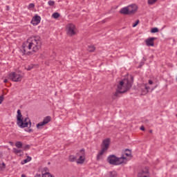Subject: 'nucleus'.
Segmentation results:
<instances>
[{"instance_id":"nucleus-1","label":"nucleus","mask_w":177,"mask_h":177,"mask_svg":"<svg viewBox=\"0 0 177 177\" xmlns=\"http://www.w3.org/2000/svg\"><path fill=\"white\" fill-rule=\"evenodd\" d=\"M42 46V41L39 36H32L27 39L26 41L24 42L23 47V53L24 55H28L30 51L32 52H38Z\"/></svg>"},{"instance_id":"nucleus-2","label":"nucleus","mask_w":177,"mask_h":177,"mask_svg":"<svg viewBox=\"0 0 177 177\" xmlns=\"http://www.w3.org/2000/svg\"><path fill=\"white\" fill-rule=\"evenodd\" d=\"M17 113V124L19 128H28V125L29 127H31V121L28 118H23L20 109H18Z\"/></svg>"},{"instance_id":"nucleus-3","label":"nucleus","mask_w":177,"mask_h":177,"mask_svg":"<svg viewBox=\"0 0 177 177\" xmlns=\"http://www.w3.org/2000/svg\"><path fill=\"white\" fill-rule=\"evenodd\" d=\"M125 160H127V158H125L124 155L120 158H118L115 155H110L107 158V162H109L111 165H121Z\"/></svg>"},{"instance_id":"nucleus-4","label":"nucleus","mask_w":177,"mask_h":177,"mask_svg":"<svg viewBox=\"0 0 177 177\" xmlns=\"http://www.w3.org/2000/svg\"><path fill=\"white\" fill-rule=\"evenodd\" d=\"M110 138H106L102 141L101 145V150L98 152L97 155V160H100L102 158V156L104 154L109 150V147H110Z\"/></svg>"},{"instance_id":"nucleus-5","label":"nucleus","mask_w":177,"mask_h":177,"mask_svg":"<svg viewBox=\"0 0 177 177\" xmlns=\"http://www.w3.org/2000/svg\"><path fill=\"white\" fill-rule=\"evenodd\" d=\"M8 77L10 80H11V81H13L14 82H20V81L23 80V75L16 72H12L9 74Z\"/></svg>"},{"instance_id":"nucleus-6","label":"nucleus","mask_w":177,"mask_h":177,"mask_svg":"<svg viewBox=\"0 0 177 177\" xmlns=\"http://www.w3.org/2000/svg\"><path fill=\"white\" fill-rule=\"evenodd\" d=\"M75 32H77V28H75V25L68 24L66 26V34L69 35V37H73V35H75Z\"/></svg>"},{"instance_id":"nucleus-7","label":"nucleus","mask_w":177,"mask_h":177,"mask_svg":"<svg viewBox=\"0 0 177 177\" xmlns=\"http://www.w3.org/2000/svg\"><path fill=\"white\" fill-rule=\"evenodd\" d=\"M123 84H124V81L122 80L120 82V84H118V88L116 90V92L114 93L112 96L113 99H115V97H118L120 93H125V91L120 90L121 89V86H122Z\"/></svg>"},{"instance_id":"nucleus-8","label":"nucleus","mask_w":177,"mask_h":177,"mask_svg":"<svg viewBox=\"0 0 177 177\" xmlns=\"http://www.w3.org/2000/svg\"><path fill=\"white\" fill-rule=\"evenodd\" d=\"M79 158L76 159L77 164H84L85 162V153L84 149H81L79 152L78 156Z\"/></svg>"},{"instance_id":"nucleus-9","label":"nucleus","mask_w":177,"mask_h":177,"mask_svg":"<svg viewBox=\"0 0 177 177\" xmlns=\"http://www.w3.org/2000/svg\"><path fill=\"white\" fill-rule=\"evenodd\" d=\"M129 15H135L138 12V6L136 4H131L127 6Z\"/></svg>"},{"instance_id":"nucleus-10","label":"nucleus","mask_w":177,"mask_h":177,"mask_svg":"<svg viewBox=\"0 0 177 177\" xmlns=\"http://www.w3.org/2000/svg\"><path fill=\"white\" fill-rule=\"evenodd\" d=\"M157 39V37H149L145 40L147 46H154V41Z\"/></svg>"},{"instance_id":"nucleus-11","label":"nucleus","mask_w":177,"mask_h":177,"mask_svg":"<svg viewBox=\"0 0 177 177\" xmlns=\"http://www.w3.org/2000/svg\"><path fill=\"white\" fill-rule=\"evenodd\" d=\"M41 23V17L39 15H35L32 21H31V24H32V26H38V24Z\"/></svg>"},{"instance_id":"nucleus-12","label":"nucleus","mask_w":177,"mask_h":177,"mask_svg":"<svg viewBox=\"0 0 177 177\" xmlns=\"http://www.w3.org/2000/svg\"><path fill=\"white\" fill-rule=\"evenodd\" d=\"M149 176H150V173H149V169H147V168L141 171L138 174V177H149Z\"/></svg>"},{"instance_id":"nucleus-13","label":"nucleus","mask_w":177,"mask_h":177,"mask_svg":"<svg viewBox=\"0 0 177 177\" xmlns=\"http://www.w3.org/2000/svg\"><path fill=\"white\" fill-rule=\"evenodd\" d=\"M124 86L125 88H124V93L127 92V91H129V89H131V88H132V82L129 81L128 80H124Z\"/></svg>"},{"instance_id":"nucleus-14","label":"nucleus","mask_w":177,"mask_h":177,"mask_svg":"<svg viewBox=\"0 0 177 177\" xmlns=\"http://www.w3.org/2000/svg\"><path fill=\"white\" fill-rule=\"evenodd\" d=\"M78 156H80V153H77L76 156L71 155L68 157V160L71 162H75L77 161V158H78Z\"/></svg>"},{"instance_id":"nucleus-15","label":"nucleus","mask_w":177,"mask_h":177,"mask_svg":"<svg viewBox=\"0 0 177 177\" xmlns=\"http://www.w3.org/2000/svg\"><path fill=\"white\" fill-rule=\"evenodd\" d=\"M120 13H121V15H129L128 6L121 8Z\"/></svg>"},{"instance_id":"nucleus-16","label":"nucleus","mask_w":177,"mask_h":177,"mask_svg":"<svg viewBox=\"0 0 177 177\" xmlns=\"http://www.w3.org/2000/svg\"><path fill=\"white\" fill-rule=\"evenodd\" d=\"M52 120V118L50 116H47L44 118L43 122L44 123V125H46V124H48V122H50V120Z\"/></svg>"},{"instance_id":"nucleus-17","label":"nucleus","mask_w":177,"mask_h":177,"mask_svg":"<svg viewBox=\"0 0 177 177\" xmlns=\"http://www.w3.org/2000/svg\"><path fill=\"white\" fill-rule=\"evenodd\" d=\"M30 161H31V157L28 156L27 158L21 161V164L22 165H24V164H27V162H30Z\"/></svg>"},{"instance_id":"nucleus-18","label":"nucleus","mask_w":177,"mask_h":177,"mask_svg":"<svg viewBox=\"0 0 177 177\" xmlns=\"http://www.w3.org/2000/svg\"><path fill=\"white\" fill-rule=\"evenodd\" d=\"M88 52H95V50H96V47L93 45L88 46Z\"/></svg>"},{"instance_id":"nucleus-19","label":"nucleus","mask_w":177,"mask_h":177,"mask_svg":"<svg viewBox=\"0 0 177 177\" xmlns=\"http://www.w3.org/2000/svg\"><path fill=\"white\" fill-rule=\"evenodd\" d=\"M15 146L17 147V149H23V142L21 141H17L15 142Z\"/></svg>"},{"instance_id":"nucleus-20","label":"nucleus","mask_w":177,"mask_h":177,"mask_svg":"<svg viewBox=\"0 0 177 177\" xmlns=\"http://www.w3.org/2000/svg\"><path fill=\"white\" fill-rule=\"evenodd\" d=\"M142 89V93L141 95H146V93H147L149 92V87L145 86H144V90L143 88H141Z\"/></svg>"},{"instance_id":"nucleus-21","label":"nucleus","mask_w":177,"mask_h":177,"mask_svg":"<svg viewBox=\"0 0 177 177\" xmlns=\"http://www.w3.org/2000/svg\"><path fill=\"white\" fill-rule=\"evenodd\" d=\"M108 177H117V173L115 171H111L108 173Z\"/></svg>"},{"instance_id":"nucleus-22","label":"nucleus","mask_w":177,"mask_h":177,"mask_svg":"<svg viewBox=\"0 0 177 177\" xmlns=\"http://www.w3.org/2000/svg\"><path fill=\"white\" fill-rule=\"evenodd\" d=\"M44 125H45L44 123L43 122H40L37 124V129H42V127H44Z\"/></svg>"},{"instance_id":"nucleus-23","label":"nucleus","mask_w":177,"mask_h":177,"mask_svg":"<svg viewBox=\"0 0 177 177\" xmlns=\"http://www.w3.org/2000/svg\"><path fill=\"white\" fill-rule=\"evenodd\" d=\"M12 151L13 153H15V154H19V153H21V149H19L17 148H13Z\"/></svg>"},{"instance_id":"nucleus-24","label":"nucleus","mask_w":177,"mask_h":177,"mask_svg":"<svg viewBox=\"0 0 177 177\" xmlns=\"http://www.w3.org/2000/svg\"><path fill=\"white\" fill-rule=\"evenodd\" d=\"M42 177H55V176H53L49 172H46L44 174H42Z\"/></svg>"},{"instance_id":"nucleus-25","label":"nucleus","mask_w":177,"mask_h":177,"mask_svg":"<svg viewBox=\"0 0 177 177\" xmlns=\"http://www.w3.org/2000/svg\"><path fill=\"white\" fill-rule=\"evenodd\" d=\"M52 17H53V19H59V17H60V14H59V12H54Z\"/></svg>"},{"instance_id":"nucleus-26","label":"nucleus","mask_w":177,"mask_h":177,"mask_svg":"<svg viewBox=\"0 0 177 177\" xmlns=\"http://www.w3.org/2000/svg\"><path fill=\"white\" fill-rule=\"evenodd\" d=\"M125 153L124 154V156H126L127 157H129L131 156V150L127 149H125Z\"/></svg>"},{"instance_id":"nucleus-27","label":"nucleus","mask_w":177,"mask_h":177,"mask_svg":"<svg viewBox=\"0 0 177 177\" xmlns=\"http://www.w3.org/2000/svg\"><path fill=\"white\" fill-rule=\"evenodd\" d=\"M31 147V146L30 145H26L25 146L22 147L23 150L26 151V150H30V148Z\"/></svg>"},{"instance_id":"nucleus-28","label":"nucleus","mask_w":177,"mask_h":177,"mask_svg":"<svg viewBox=\"0 0 177 177\" xmlns=\"http://www.w3.org/2000/svg\"><path fill=\"white\" fill-rule=\"evenodd\" d=\"M151 32L152 34H155V32H158V28H152L151 30Z\"/></svg>"},{"instance_id":"nucleus-29","label":"nucleus","mask_w":177,"mask_h":177,"mask_svg":"<svg viewBox=\"0 0 177 177\" xmlns=\"http://www.w3.org/2000/svg\"><path fill=\"white\" fill-rule=\"evenodd\" d=\"M157 0H148V5H154Z\"/></svg>"},{"instance_id":"nucleus-30","label":"nucleus","mask_w":177,"mask_h":177,"mask_svg":"<svg viewBox=\"0 0 177 177\" xmlns=\"http://www.w3.org/2000/svg\"><path fill=\"white\" fill-rule=\"evenodd\" d=\"M5 168H6V165H5V162L0 164V169H1V171H3Z\"/></svg>"},{"instance_id":"nucleus-31","label":"nucleus","mask_w":177,"mask_h":177,"mask_svg":"<svg viewBox=\"0 0 177 177\" xmlns=\"http://www.w3.org/2000/svg\"><path fill=\"white\" fill-rule=\"evenodd\" d=\"M34 8H35V4L31 3L28 5V9H34Z\"/></svg>"},{"instance_id":"nucleus-32","label":"nucleus","mask_w":177,"mask_h":177,"mask_svg":"<svg viewBox=\"0 0 177 177\" xmlns=\"http://www.w3.org/2000/svg\"><path fill=\"white\" fill-rule=\"evenodd\" d=\"M48 3L49 6H53V5H55V1L50 0V1H48Z\"/></svg>"},{"instance_id":"nucleus-33","label":"nucleus","mask_w":177,"mask_h":177,"mask_svg":"<svg viewBox=\"0 0 177 177\" xmlns=\"http://www.w3.org/2000/svg\"><path fill=\"white\" fill-rule=\"evenodd\" d=\"M139 24V20L136 21L134 24H133L132 27H136Z\"/></svg>"},{"instance_id":"nucleus-34","label":"nucleus","mask_w":177,"mask_h":177,"mask_svg":"<svg viewBox=\"0 0 177 177\" xmlns=\"http://www.w3.org/2000/svg\"><path fill=\"white\" fill-rule=\"evenodd\" d=\"M32 65H30V66H28L27 68H26V70L28 71H30V70H32Z\"/></svg>"},{"instance_id":"nucleus-35","label":"nucleus","mask_w":177,"mask_h":177,"mask_svg":"<svg viewBox=\"0 0 177 177\" xmlns=\"http://www.w3.org/2000/svg\"><path fill=\"white\" fill-rule=\"evenodd\" d=\"M2 102H3V95L0 96V104H2Z\"/></svg>"},{"instance_id":"nucleus-36","label":"nucleus","mask_w":177,"mask_h":177,"mask_svg":"<svg viewBox=\"0 0 177 177\" xmlns=\"http://www.w3.org/2000/svg\"><path fill=\"white\" fill-rule=\"evenodd\" d=\"M125 82H123V84L121 86V89H120V91H124V88H126L124 86Z\"/></svg>"},{"instance_id":"nucleus-37","label":"nucleus","mask_w":177,"mask_h":177,"mask_svg":"<svg viewBox=\"0 0 177 177\" xmlns=\"http://www.w3.org/2000/svg\"><path fill=\"white\" fill-rule=\"evenodd\" d=\"M35 177H42V176H41V174H37Z\"/></svg>"},{"instance_id":"nucleus-38","label":"nucleus","mask_w":177,"mask_h":177,"mask_svg":"<svg viewBox=\"0 0 177 177\" xmlns=\"http://www.w3.org/2000/svg\"><path fill=\"white\" fill-rule=\"evenodd\" d=\"M149 85H153V80H149Z\"/></svg>"},{"instance_id":"nucleus-39","label":"nucleus","mask_w":177,"mask_h":177,"mask_svg":"<svg viewBox=\"0 0 177 177\" xmlns=\"http://www.w3.org/2000/svg\"><path fill=\"white\" fill-rule=\"evenodd\" d=\"M140 130H141V131H145V127L142 126V127H140Z\"/></svg>"},{"instance_id":"nucleus-40","label":"nucleus","mask_w":177,"mask_h":177,"mask_svg":"<svg viewBox=\"0 0 177 177\" xmlns=\"http://www.w3.org/2000/svg\"><path fill=\"white\" fill-rule=\"evenodd\" d=\"M131 82H133V76H131Z\"/></svg>"},{"instance_id":"nucleus-41","label":"nucleus","mask_w":177,"mask_h":177,"mask_svg":"<svg viewBox=\"0 0 177 177\" xmlns=\"http://www.w3.org/2000/svg\"><path fill=\"white\" fill-rule=\"evenodd\" d=\"M28 132H32V129H29L28 130Z\"/></svg>"},{"instance_id":"nucleus-42","label":"nucleus","mask_w":177,"mask_h":177,"mask_svg":"<svg viewBox=\"0 0 177 177\" xmlns=\"http://www.w3.org/2000/svg\"><path fill=\"white\" fill-rule=\"evenodd\" d=\"M21 177H27L26 174H21Z\"/></svg>"},{"instance_id":"nucleus-43","label":"nucleus","mask_w":177,"mask_h":177,"mask_svg":"<svg viewBox=\"0 0 177 177\" xmlns=\"http://www.w3.org/2000/svg\"><path fill=\"white\" fill-rule=\"evenodd\" d=\"M6 9H7V10H9V9H10L9 6H6Z\"/></svg>"},{"instance_id":"nucleus-44","label":"nucleus","mask_w":177,"mask_h":177,"mask_svg":"<svg viewBox=\"0 0 177 177\" xmlns=\"http://www.w3.org/2000/svg\"><path fill=\"white\" fill-rule=\"evenodd\" d=\"M3 82H5V83L8 82L7 79H5V80H3Z\"/></svg>"},{"instance_id":"nucleus-45","label":"nucleus","mask_w":177,"mask_h":177,"mask_svg":"<svg viewBox=\"0 0 177 177\" xmlns=\"http://www.w3.org/2000/svg\"><path fill=\"white\" fill-rule=\"evenodd\" d=\"M145 122H149V120H145Z\"/></svg>"}]
</instances>
